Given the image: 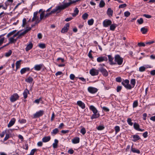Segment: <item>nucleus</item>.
<instances>
[{"instance_id":"nucleus-54","label":"nucleus","mask_w":155,"mask_h":155,"mask_svg":"<svg viewBox=\"0 0 155 155\" xmlns=\"http://www.w3.org/2000/svg\"><path fill=\"white\" fill-rule=\"evenodd\" d=\"M116 81L118 82H122V78L120 77H118L116 78Z\"/></svg>"},{"instance_id":"nucleus-32","label":"nucleus","mask_w":155,"mask_h":155,"mask_svg":"<svg viewBox=\"0 0 155 155\" xmlns=\"http://www.w3.org/2000/svg\"><path fill=\"white\" fill-rule=\"evenodd\" d=\"M33 81V78L32 77L29 76L28 78L25 80V81L28 83H31Z\"/></svg>"},{"instance_id":"nucleus-20","label":"nucleus","mask_w":155,"mask_h":155,"mask_svg":"<svg viewBox=\"0 0 155 155\" xmlns=\"http://www.w3.org/2000/svg\"><path fill=\"white\" fill-rule=\"evenodd\" d=\"M77 104L82 109H84L85 108V104L81 101H78L77 102Z\"/></svg>"},{"instance_id":"nucleus-63","label":"nucleus","mask_w":155,"mask_h":155,"mask_svg":"<svg viewBox=\"0 0 155 155\" xmlns=\"http://www.w3.org/2000/svg\"><path fill=\"white\" fill-rule=\"evenodd\" d=\"M143 16L144 17H145L148 18H150L152 17L150 15L146 14H143Z\"/></svg>"},{"instance_id":"nucleus-11","label":"nucleus","mask_w":155,"mask_h":155,"mask_svg":"<svg viewBox=\"0 0 155 155\" xmlns=\"http://www.w3.org/2000/svg\"><path fill=\"white\" fill-rule=\"evenodd\" d=\"M43 67H44V64H39L35 65L33 69L36 71H40Z\"/></svg>"},{"instance_id":"nucleus-52","label":"nucleus","mask_w":155,"mask_h":155,"mask_svg":"<svg viewBox=\"0 0 155 155\" xmlns=\"http://www.w3.org/2000/svg\"><path fill=\"white\" fill-rule=\"evenodd\" d=\"M137 22L139 24H141L143 22V20L142 18H140L137 20Z\"/></svg>"},{"instance_id":"nucleus-2","label":"nucleus","mask_w":155,"mask_h":155,"mask_svg":"<svg viewBox=\"0 0 155 155\" xmlns=\"http://www.w3.org/2000/svg\"><path fill=\"white\" fill-rule=\"evenodd\" d=\"M90 110L92 111L93 114L91 117V119L93 120L94 119L100 117V114L98 113V111L96 108L93 105H91L89 106Z\"/></svg>"},{"instance_id":"nucleus-25","label":"nucleus","mask_w":155,"mask_h":155,"mask_svg":"<svg viewBox=\"0 0 155 155\" xmlns=\"http://www.w3.org/2000/svg\"><path fill=\"white\" fill-rule=\"evenodd\" d=\"M29 94V91L26 88L25 89L23 92V95L24 98V99H26L27 97V95L28 94Z\"/></svg>"},{"instance_id":"nucleus-50","label":"nucleus","mask_w":155,"mask_h":155,"mask_svg":"<svg viewBox=\"0 0 155 155\" xmlns=\"http://www.w3.org/2000/svg\"><path fill=\"white\" fill-rule=\"evenodd\" d=\"M37 149H32L30 153V155H34L35 152L36 151Z\"/></svg>"},{"instance_id":"nucleus-9","label":"nucleus","mask_w":155,"mask_h":155,"mask_svg":"<svg viewBox=\"0 0 155 155\" xmlns=\"http://www.w3.org/2000/svg\"><path fill=\"white\" fill-rule=\"evenodd\" d=\"M70 24L69 23H67L62 28L61 31V32L62 33L67 32L68 30Z\"/></svg>"},{"instance_id":"nucleus-58","label":"nucleus","mask_w":155,"mask_h":155,"mask_svg":"<svg viewBox=\"0 0 155 155\" xmlns=\"http://www.w3.org/2000/svg\"><path fill=\"white\" fill-rule=\"evenodd\" d=\"M137 45L139 47H144L145 44L143 42H139L138 43Z\"/></svg>"},{"instance_id":"nucleus-22","label":"nucleus","mask_w":155,"mask_h":155,"mask_svg":"<svg viewBox=\"0 0 155 155\" xmlns=\"http://www.w3.org/2000/svg\"><path fill=\"white\" fill-rule=\"evenodd\" d=\"M107 14L109 17H112L113 13V11L111 9V8H109L107 9Z\"/></svg>"},{"instance_id":"nucleus-28","label":"nucleus","mask_w":155,"mask_h":155,"mask_svg":"<svg viewBox=\"0 0 155 155\" xmlns=\"http://www.w3.org/2000/svg\"><path fill=\"white\" fill-rule=\"evenodd\" d=\"M59 131L58 128H56L52 130L51 132V134L52 135H54L57 134Z\"/></svg>"},{"instance_id":"nucleus-24","label":"nucleus","mask_w":155,"mask_h":155,"mask_svg":"<svg viewBox=\"0 0 155 155\" xmlns=\"http://www.w3.org/2000/svg\"><path fill=\"white\" fill-rule=\"evenodd\" d=\"M51 139V138L50 136H45L42 138V141L43 142H47L49 141Z\"/></svg>"},{"instance_id":"nucleus-17","label":"nucleus","mask_w":155,"mask_h":155,"mask_svg":"<svg viewBox=\"0 0 155 155\" xmlns=\"http://www.w3.org/2000/svg\"><path fill=\"white\" fill-rule=\"evenodd\" d=\"M132 140L135 142L141 139L140 136L137 134H135L132 135Z\"/></svg>"},{"instance_id":"nucleus-64","label":"nucleus","mask_w":155,"mask_h":155,"mask_svg":"<svg viewBox=\"0 0 155 155\" xmlns=\"http://www.w3.org/2000/svg\"><path fill=\"white\" fill-rule=\"evenodd\" d=\"M75 78V75L73 74H71L70 76V78L71 80H73Z\"/></svg>"},{"instance_id":"nucleus-45","label":"nucleus","mask_w":155,"mask_h":155,"mask_svg":"<svg viewBox=\"0 0 155 155\" xmlns=\"http://www.w3.org/2000/svg\"><path fill=\"white\" fill-rule=\"evenodd\" d=\"M94 22V19L92 18L88 20V24L89 25H93Z\"/></svg>"},{"instance_id":"nucleus-7","label":"nucleus","mask_w":155,"mask_h":155,"mask_svg":"<svg viewBox=\"0 0 155 155\" xmlns=\"http://www.w3.org/2000/svg\"><path fill=\"white\" fill-rule=\"evenodd\" d=\"M99 71H100L104 76H107L108 75V73L107 70L103 67H100L98 68Z\"/></svg>"},{"instance_id":"nucleus-18","label":"nucleus","mask_w":155,"mask_h":155,"mask_svg":"<svg viewBox=\"0 0 155 155\" xmlns=\"http://www.w3.org/2000/svg\"><path fill=\"white\" fill-rule=\"evenodd\" d=\"M58 11L57 9V8L56 7L55 8L53 9L50 13H47V14H46L45 15V18H47L50 15L52 14H53V13L56 12Z\"/></svg>"},{"instance_id":"nucleus-26","label":"nucleus","mask_w":155,"mask_h":155,"mask_svg":"<svg viewBox=\"0 0 155 155\" xmlns=\"http://www.w3.org/2000/svg\"><path fill=\"white\" fill-rule=\"evenodd\" d=\"M33 47V44L30 42L29 44L26 46L25 48V50L26 51H28L29 50H31Z\"/></svg>"},{"instance_id":"nucleus-44","label":"nucleus","mask_w":155,"mask_h":155,"mask_svg":"<svg viewBox=\"0 0 155 155\" xmlns=\"http://www.w3.org/2000/svg\"><path fill=\"white\" fill-rule=\"evenodd\" d=\"M12 52V50H9L7 52L5 53V55L6 57H8L11 55Z\"/></svg>"},{"instance_id":"nucleus-56","label":"nucleus","mask_w":155,"mask_h":155,"mask_svg":"<svg viewBox=\"0 0 155 155\" xmlns=\"http://www.w3.org/2000/svg\"><path fill=\"white\" fill-rule=\"evenodd\" d=\"M41 100V98L40 97L39 99H37L35 100V101H34V103H36L37 104H38L39 103L40 101Z\"/></svg>"},{"instance_id":"nucleus-6","label":"nucleus","mask_w":155,"mask_h":155,"mask_svg":"<svg viewBox=\"0 0 155 155\" xmlns=\"http://www.w3.org/2000/svg\"><path fill=\"white\" fill-rule=\"evenodd\" d=\"M19 97V95L17 93H14L11 96L10 100L11 102H14L18 100Z\"/></svg>"},{"instance_id":"nucleus-29","label":"nucleus","mask_w":155,"mask_h":155,"mask_svg":"<svg viewBox=\"0 0 155 155\" xmlns=\"http://www.w3.org/2000/svg\"><path fill=\"white\" fill-rule=\"evenodd\" d=\"M9 43L12 44L14 43L15 44V43L16 41H17V39H14L13 38H10L8 39Z\"/></svg>"},{"instance_id":"nucleus-59","label":"nucleus","mask_w":155,"mask_h":155,"mask_svg":"<svg viewBox=\"0 0 155 155\" xmlns=\"http://www.w3.org/2000/svg\"><path fill=\"white\" fill-rule=\"evenodd\" d=\"M127 6V5L126 4H121L119 5V8H123L126 7Z\"/></svg>"},{"instance_id":"nucleus-16","label":"nucleus","mask_w":155,"mask_h":155,"mask_svg":"<svg viewBox=\"0 0 155 155\" xmlns=\"http://www.w3.org/2000/svg\"><path fill=\"white\" fill-rule=\"evenodd\" d=\"M112 21L111 20L108 19L104 20L103 22V26L105 27H107L111 25Z\"/></svg>"},{"instance_id":"nucleus-3","label":"nucleus","mask_w":155,"mask_h":155,"mask_svg":"<svg viewBox=\"0 0 155 155\" xmlns=\"http://www.w3.org/2000/svg\"><path fill=\"white\" fill-rule=\"evenodd\" d=\"M114 59L115 65L117 64L120 65L123 64L124 58L121 57L119 55H116L114 56Z\"/></svg>"},{"instance_id":"nucleus-60","label":"nucleus","mask_w":155,"mask_h":155,"mask_svg":"<svg viewBox=\"0 0 155 155\" xmlns=\"http://www.w3.org/2000/svg\"><path fill=\"white\" fill-rule=\"evenodd\" d=\"M122 89V87L120 86H118L117 88V92H120Z\"/></svg>"},{"instance_id":"nucleus-27","label":"nucleus","mask_w":155,"mask_h":155,"mask_svg":"<svg viewBox=\"0 0 155 155\" xmlns=\"http://www.w3.org/2000/svg\"><path fill=\"white\" fill-rule=\"evenodd\" d=\"M79 142L80 139L78 137H75L72 140V142L74 144L78 143Z\"/></svg>"},{"instance_id":"nucleus-48","label":"nucleus","mask_w":155,"mask_h":155,"mask_svg":"<svg viewBox=\"0 0 155 155\" xmlns=\"http://www.w3.org/2000/svg\"><path fill=\"white\" fill-rule=\"evenodd\" d=\"M146 68L144 66H141L139 68V70L140 71L142 72L145 71Z\"/></svg>"},{"instance_id":"nucleus-5","label":"nucleus","mask_w":155,"mask_h":155,"mask_svg":"<svg viewBox=\"0 0 155 155\" xmlns=\"http://www.w3.org/2000/svg\"><path fill=\"white\" fill-rule=\"evenodd\" d=\"M38 14V12H34L33 14V17L31 21L32 22L34 21H35V24L38 23L40 21V20L39 16L37 15Z\"/></svg>"},{"instance_id":"nucleus-62","label":"nucleus","mask_w":155,"mask_h":155,"mask_svg":"<svg viewBox=\"0 0 155 155\" xmlns=\"http://www.w3.org/2000/svg\"><path fill=\"white\" fill-rule=\"evenodd\" d=\"M143 136L144 138H146L148 136V132L146 131L143 134Z\"/></svg>"},{"instance_id":"nucleus-53","label":"nucleus","mask_w":155,"mask_h":155,"mask_svg":"<svg viewBox=\"0 0 155 155\" xmlns=\"http://www.w3.org/2000/svg\"><path fill=\"white\" fill-rule=\"evenodd\" d=\"M5 6H4L3 8V9L4 10H6L7 8V7L9 5V4L8 3V2L7 1L5 3Z\"/></svg>"},{"instance_id":"nucleus-37","label":"nucleus","mask_w":155,"mask_h":155,"mask_svg":"<svg viewBox=\"0 0 155 155\" xmlns=\"http://www.w3.org/2000/svg\"><path fill=\"white\" fill-rule=\"evenodd\" d=\"M147 29L145 27H143L141 28L140 31L142 34H145L147 32Z\"/></svg>"},{"instance_id":"nucleus-23","label":"nucleus","mask_w":155,"mask_h":155,"mask_svg":"<svg viewBox=\"0 0 155 155\" xmlns=\"http://www.w3.org/2000/svg\"><path fill=\"white\" fill-rule=\"evenodd\" d=\"M133 144H132L131 147V151L134 153H136L138 154L140 153V151L138 149H136L135 148L133 147Z\"/></svg>"},{"instance_id":"nucleus-8","label":"nucleus","mask_w":155,"mask_h":155,"mask_svg":"<svg viewBox=\"0 0 155 155\" xmlns=\"http://www.w3.org/2000/svg\"><path fill=\"white\" fill-rule=\"evenodd\" d=\"M44 113V111L43 110H40L34 114L33 118H38L43 115Z\"/></svg>"},{"instance_id":"nucleus-12","label":"nucleus","mask_w":155,"mask_h":155,"mask_svg":"<svg viewBox=\"0 0 155 155\" xmlns=\"http://www.w3.org/2000/svg\"><path fill=\"white\" fill-rule=\"evenodd\" d=\"M97 61L98 62H101L103 61H107L108 59L107 57L106 56H100L98 57L97 59Z\"/></svg>"},{"instance_id":"nucleus-57","label":"nucleus","mask_w":155,"mask_h":155,"mask_svg":"<svg viewBox=\"0 0 155 155\" xmlns=\"http://www.w3.org/2000/svg\"><path fill=\"white\" fill-rule=\"evenodd\" d=\"M18 122L20 124L25 123L26 122V121L24 119H20L18 120Z\"/></svg>"},{"instance_id":"nucleus-21","label":"nucleus","mask_w":155,"mask_h":155,"mask_svg":"<svg viewBox=\"0 0 155 155\" xmlns=\"http://www.w3.org/2000/svg\"><path fill=\"white\" fill-rule=\"evenodd\" d=\"M30 70V68L28 67H26L22 68L20 71L21 74H22L25 73L27 71H29Z\"/></svg>"},{"instance_id":"nucleus-47","label":"nucleus","mask_w":155,"mask_h":155,"mask_svg":"<svg viewBox=\"0 0 155 155\" xmlns=\"http://www.w3.org/2000/svg\"><path fill=\"white\" fill-rule=\"evenodd\" d=\"M104 128L105 127L103 125H99L97 127V129L98 130H104Z\"/></svg>"},{"instance_id":"nucleus-40","label":"nucleus","mask_w":155,"mask_h":155,"mask_svg":"<svg viewBox=\"0 0 155 155\" xmlns=\"http://www.w3.org/2000/svg\"><path fill=\"white\" fill-rule=\"evenodd\" d=\"M138 106V102L137 100H136L134 101L133 104V107L135 108L137 107Z\"/></svg>"},{"instance_id":"nucleus-38","label":"nucleus","mask_w":155,"mask_h":155,"mask_svg":"<svg viewBox=\"0 0 155 155\" xmlns=\"http://www.w3.org/2000/svg\"><path fill=\"white\" fill-rule=\"evenodd\" d=\"M45 11H42L40 15V21L45 18Z\"/></svg>"},{"instance_id":"nucleus-39","label":"nucleus","mask_w":155,"mask_h":155,"mask_svg":"<svg viewBox=\"0 0 155 155\" xmlns=\"http://www.w3.org/2000/svg\"><path fill=\"white\" fill-rule=\"evenodd\" d=\"M127 122L128 124L130 126L133 125V123L132 122V120L130 118H128L127 120Z\"/></svg>"},{"instance_id":"nucleus-15","label":"nucleus","mask_w":155,"mask_h":155,"mask_svg":"<svg viewBox=\"0 0 155 155\" xmlns=\"http://www.w3.org/2000/svg\"><path fill=\"white\" fill-rule=\"evenodd\" d=\"M133 127L134 129L143 132L144 131V129H141L140 128V125L137 123L135 122L134 124Z\"/></svg>"},{"instance_id":"nucleus-13","label":"nucleus","mask_w":155,"mask_h":155,"mask_svg":"<svg viewBox=\"0 0 155 155\" xmlns=\"http://www.w3.org/2000/svg\"><path fill=\"white\" fill-rule=\"evenodd\" d=\"M99 70L92 68L90 71V74L93 76L97 75L98 74Z\"/></svg>"},{"instance_id":"nucleus-1","label":"nucleus","mask_w":155,"mask_h":155,"mask_svg":"<svg viewBox=\"0 0 155 155\" xmlns=\"http://www.w3.org/2000/svg\"><path fill=\"white\" fill-rule=\"evenodd\" d=\"M80 1V0H64L62 2V5L56 7L58 11H59L57 13L60 12L61 10L70 6L72 4L75 5L76 3Z\"/></svg>"},{"instance_id":"nucleus-31","label":"nucleus","mask_w":155,"mask_h":155,"mask_svg":"<svg viewBox=\"0 0 155 155\" xmlns=\"http://www.w3.org/2000/svg\"><path fill=\"white\" fill-rule=\"evenodd\" d=\"M54 142L52 144L53 147L54 148H56L58 147V140L55 139L54 140Z\"/></svg>"},{"instance_id":"nucleus-33","label":"nucleus","mask_w":155,"mask_h":155,"mask_svg":"<svg viewBox=\"0 0 155 155\" xmlns=\"http://www.w3.org/2000/svg\"><path fill=\"white\" fill-rule=\"evenodd\" d=\"M21 60H20L18 61H17L16 63V70H17L18 68H19L20 67V64L21 62Z\"/></svg>"},{"instance_id":"nucleus-34","label":"nucleus","mask_w":155,"mask_h":155,"mask_svg":"<svg viewBox=\"0 0 155 155\" xmlns=\"http://www.w3.org/2000/svg\"><path fill=\"white\" fill-rule=\"evenodd\" d=\"M130 83L132 85V88H133L136 84V80L135 79H132L130 80Z\"/></svg>"},{"instance_id":"nucleus-49","label":"nucleus","mask_w":155,"mask_h":155,"mask_svg":"<svg viewBox=\"0 0 155 155\" xmlns=\"http://www.w3.org/2000/svg\"><path fill=\"white\" fill-rule=\"evenodd\" d=\"M80 132L83 135H84L86 133V130L83 127L82 128L80 131Z\"/></svg>"},{"instance_id":"nucleus-51","label":"nucleus","mask_w":155,"mask_h":155,"mask_svg":"<svg viewBox=\"0 0 155 155\" xmlns=\"http://www.w3.org/2000/svg\"><path fill=\"white\" fill-rule=\"evenodd\" d=\"M130 14V13L128 11H126L124 13V16L126 17H127L129 16Z\"/></svg>"},{"instance_id":"nucleus-41","label":"nucleus","mask_w":155,"mask_h":155,"mask_svg":"<svg viewBox=\"0 0 155 155\" xmlns=\"http://www.w3.org/2000/svg\"><path fill=\"white\" fill-rule=\"evenodd\" d=\"M38 46L41 49H44L46 48V45L44 43H39L38 44Z\"/></svg>"},{"instance_id":"nucleus-14","label":"nucleus","mask_w":155,"mask_h":155,"mask_svg":"<svg viewBox=\"0 0 155 155\" xmlns=\"http://www.w3.org/2000/svg\"><path fill=\"white\" fill-rule=\"evenodd\" d=\"M107 56L110 64L111 65H115V63L114 61H113L114 58L111 55H108Z\"/></svg>"},{"instance_id":"nucleus-19","label":"nucleus","mask_w":155,"mask_h":155,"mask_svg":"<svg viewBox=\"0 0 155 155\" xmlns=\"http://www.w3.org/2000/svg\"><path fill=\"white\" fill-rule=\"evenodd\" d=\"M15 121L16 119L15 118H12L8 124V127H10L12 126L15 123Z\"/></svg>"},{"instance_id":"nucleus-10","label":"nucleus","mask_w":155,"mask_h":155,"mask_svg":"<svg viewBox=\"0 0 155 155\" xmlns=\"http://www.w3.org/2000/svg\"><path fill=\"white\" fill-rule=\"evenodd\" d=\"M87 90L89 93L91 94H94L97 91L98 89L94 87H88Z\"/></svg>"},{"instance_id":"nucleus-30","label":"nucleus","mask_w":155,"mask_h":155,"mask_svg":"<svg viewBox=\"0 0 155 155\" xmlns=\"http://www.w3.org/2000/svg\"><path fill=\"white\" fill-rule=\"evenodd\" d=\"M110 30L114 31L117 26V25L115 24H111L110 25Z\"/></svg>"},{"instance_id":"nucleus-61","label":"nucleus","mask_w":155,"mask_h":155,"mask_svg":"<svg viewBox=\"0 0 155 155\" xmlns=\"http://www.w3.org/2000/svg\"><path fill=\"white\" fill-rule=\"evenodd\" d=\"M31 29V28H27L26 30L25 31H23V32L25 34H26L27 32H28Z\"/></svg>"},{"instance_id":"nucleus-42","label":"nucleus","mask_w":155,"mask_h":155,"mask_svg":"<svg viewBox=\"0 0 155 155\" xmlns=\"http://www.w3.org/2000/svg\"><path fill=\"white\" fill-rule=\"evenodd\" d=\"M88 16V15L87 13L84 14L82 15V18L84 20H85L87 19Z\"/></svg>"},{"instance_id":"nucleus-43","label":"nucleus","mask_w":155,"mask_h":155,"mask_svg":"<svg viewBox=\"0 0 155 155\" xmlns=\"http://www.w3.org/2000/svg\"><path fill=\"white\" fill-rule=\"evenodd\" d=\"M25 34L23 33V32L22 31L21 32V33H20L19 34H18V36L16 38V39H17V40L18 39H20L21 38H22V36H24Z\"/></svg>"},{"instance_id":"nucleus-4","label":"nucleus","mask_w":155,"mask_h":155,"mask_svg":"<svg viewBox=\"0 0 155 155\" xmlns=\"http://www.w3.org/2000/svg\"><path fill=\"white\" fill-rule=\"evenodd\" d=\"M129 81L127 79L124 80L121 82L122 84L127 89H132L131 86L129 84Z\"/></svg>"},{"instance_id":"nucleus-35","label":"nucleus","mask_w":155,"mask_h":155,"mask_svg":"<svg viewBox=\"0 0 155 155\" xmlns=\"http://www.w3.org/2000/svg\"><path fill=\"white\" fill-rule=\"evenodd\" d=\"M105 4L103 0H101L99 4V7L102 8L105 5Z\"/></svg>"},{"instance_id":"nucleus-36","label":"nucleus","mask_w":155,"mask_h":155,"mask_svg":"<svg viewBox=\"0 0 155 155\" xmlns=\"http://www.w3.org/2000/svg\"><path fill=\"white\" fill-rule=\"evenodd\" d=\"M114 130L115 131V134H116L120 130V128L119 126H116L114 127Z\"/></svg>"},{"instance_id":"nucleus-55","label":"nucleus","mask_w":155,"mask_h":155,"mask_svg":"<svg viewBox=\"0 0 155 155\" xmlns=\"http://www.w3.org/2000/svg\"><path fill=\"white\" fill-rule=\"evenodd\" d=\"M10 137L9 135L8 134H6L5 135V137L4 138L3 141H5L8 139Z\"/></svg>"},{"instance_id":"nucleus-46","label":"nucleus","mask_w":155,"mask_h":155,"mask_svg":"<svg viewBox=\"0 0 155 155\" xmlns=\"http://www.w3.org/2000/svg\"><path fill=\"white\" fill-rule=\"evenodd\" d=\"M16 31V30H14V31L10 32V33H8V35H7V37L8 38L10 36L13 35Z\"/></svg>"}]
</instances>
